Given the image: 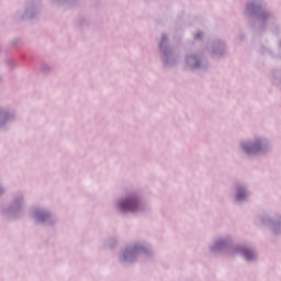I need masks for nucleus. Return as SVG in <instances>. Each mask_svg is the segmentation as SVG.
I'll list each match as a JSON object with an SVG mask.
<instances>
[{"instance_id": "f257e3e1", "label": "nucleus", "mask_w": 281, "mask_h": 281, "mask_svg": "<svg viewBox=\"0 0 281 281\" xmlns=\"http://www.w3.org/2000/svg\"><path fill=\"white\" fill-rule=\"evenodd\" d=\"M119 206L122 212H135V210H137V200L128 198L120 202Z\"/></svg>"}, {"instance_id": "f03ea898", "label": "nucleus", "mask_w": 281, "mask_h": 281, "mask_svg": "<svg viewBox=\"0 0 281 281\" xmlns=\"http://www.w3.org/2000/svg\"><path fill=\"white\" fill-rule=\"evenodd\" d=\"M244 256L247 260H251V258H254V252L251 250H244Z\"/></svg>"}, {"instance_id": "7ed1b4c3", "label": "nucleus", "mask_w": 281, "mask_h": 281, "mask_svg": "<svg viewBox=\"0 0 281 281\" xmlns=\"http://www.w3.org/2000/svg\"><path fill=\"white\" fill-rule=\"evenodd\" d=\"M246 194L245 191L240 190L237 193V201H243V199H245Z\"/></svg>"}, {"instance_id": "20e7f679", "label": "nucleus", "mask_w": 281, "mask_h": 281, "mask_svg": "<svg viewBox=\"0 0 281 281\" xmlns=\"http://www.w3.org/2000/svg\"><path fill=\"white\" fill-rule=\"evenodd\" d=\"M258 147L257 146H252L250 148H246L247 153H251V150H256Z\"/></svg>"}, {"instance_id": "39448f33", "label": "nucleus", "mask_w": 281, "mask_h": 281, "mask_svg": "<svg viewBox=\"0 0 281 281\" xmlns=\"http://www.w3.org/2000/svg\"><path fill=\"white\" fill-rule=\"evenodd\" d=\"M164 43H166V37H162V41L160 43V47L164 45Z\"/></svg>"}, {"instance_id": "423d86ee", "label": "nucleus", "mask_w": 281, "mask_h": 281, "mask_svg": "<svg viewBox=\"0 0 281 281\" xmlns=\"http://www.w3.org/2000/svg\"><path fill=\"white\" fill-rule=\"evenodd\" d=\"M199 37H201V34L195 35V38H199Z\"/></svg>"}]
</instances>
